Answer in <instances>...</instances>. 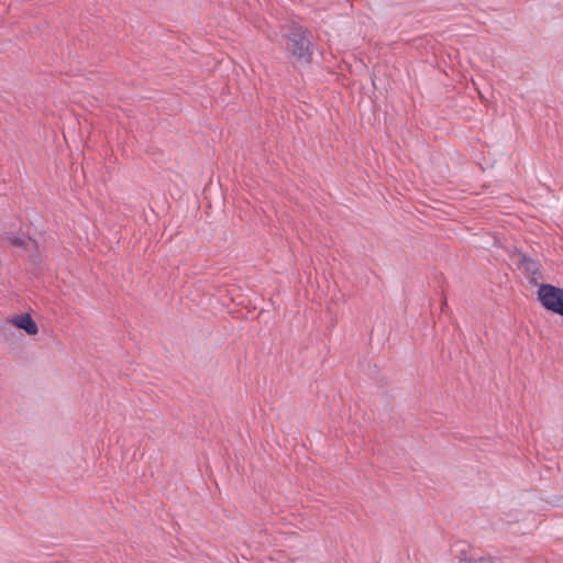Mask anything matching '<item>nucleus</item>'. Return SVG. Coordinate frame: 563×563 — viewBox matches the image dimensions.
<instances>
[{"instance_id": "nucleus-7", "label": "nucleus", "mask_w": 563, "mask_h": 563, "mask_svg": "<svg viewBox=\"0 0 563 563\" xmlns=\"http://www.w3.org/2000/svg\"><path fill=\"white\" fill-rule=\"evenodd\" d=\"M520 520V516L519 514H516L514 516H510L509 518L506 519V522L507 523H512V522H517Z\"/></svg>"}, {"instance_id": "nucleus-4", "label": "nucleus", "mask_w": 563, "mask_h": 563, "mask_svg": "<svg viewBox=\"0 0 563 563\" xmlns=\"http://www.w3.org/2000/svg\"><path fill=\"white\" fill-rule=\"evenodd\" d=\"M0 328V335L3 336L7 342H13L15 338V327L10 322L9 318L4 320V323H2Z\"/></svg>"}, {"instance_id": "nucleus-6", "label": "nucleus", "mask_w": 563, "mask_h": 563, "mask_svg": "<svg viewBox=\"0 0 563 563\" xmlns=\"http://www.w3.org/2000/svg\"><path fill=\"white\" fill-rule=\"evenodd\" d=\"M8 240L12 245L16 247H23L26 244V240L20 236L8 238Z\"/></svg>"}, {"instance_id": "nucleus-5", "label": "nucleus", "mask_w": 563, "mask_h": 563, "mask_svg": "<svg viewBox=\"0 0 563 563\" xmlns=\"http://www.w3.org/2000/svg\"><path fill=\"white\" fill-rule=\"evenodd\" d=\"M522 262L525 263L526 268L532 272L533 274L538 271V265L531 257H527L526 255H523Z\"/></svg>"}, {"instance_id": "nucleus-8", "label": "nucleus", "mask_w": 563, "mask_h": 563, "mask_svg": "<svg viewBox=\"0 0 563 563\" xmlns=\"http://www.w3.org/2000/svg\"><path fill=\"white\" fill-rule=\"evenodd\" d=\"M473 563H495L492 559L479 558L473 561Z\"/></svg>"}, {"instance_id": "nucleus-3", "label": "nucleus", "mask_w": 563, "mask_h": 563, "mask_svg": "<svg viewBox=\"0 0 563 563\" xmlns=\"http://www.w3.org/2000/svg\"><path fill=\"white\" fill-rule=\"evenodd\" d=\"M9 319L16 329L25 331L29 335H35L38 332V327L30 313L14 314Z\"/></svg>"}, {"instance_id": "nucleus-1", "label": "nucleus", "mask_w": 563, "mask_h": 563, "mask_svg": "<svg viewBox=\"0 0 563 563\" xmlns=\"http://www.w3.org/2000/svg\"><path fill=\"white\" fill-rule=\"evenodd\" d=\"M287 49L297 65H309L312 56L310 33L301 25L294 24L287 34Z\"/></svg>"}, {"instance_id": "nucleus-2", "label": "nucleus", "mask_w": 563, "mask_h": 563, "mask_svg": "<svg viewBox=\"0 0 563 563\" xmlns=\"http://www.w3.org/2000/svg\"><path fill=\"white\" fill-rule=\"evenodd\" d=\"M537 296L547 311L563 317V288L551 284H542L538 288Z\"/></svg>"}]
</instances>
